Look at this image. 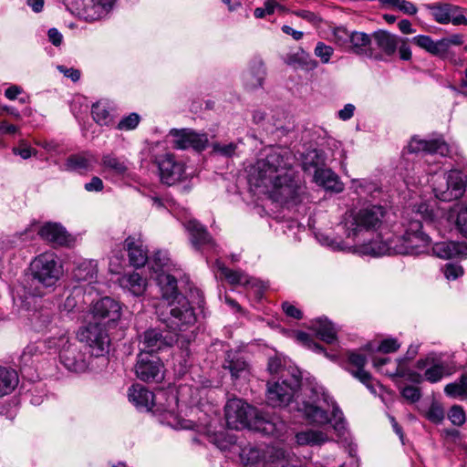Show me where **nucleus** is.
Returning a JSON list of instances; mask_svg holds the SVG:
<instances>
[{
  "label": "nucleus",
  "instance_id": "f257e3e1",
  "mask_svg": "<svg viewBox=\"0 0 467 467\" xmlns=\"http://www.w3.org/2000/svg\"><path fill=\"white\" fill-rule=\"evenodd\" d=\"M291 379L267 382L266 400L272 407H284L296 398L293 409L301 412L311 423L324 425L330 422L340 438H345L346 423L342 411L333 399L321 387H303V394H298L301 386V372L298 368L290 369Z\"/></svg>",
  "mask_w": 467,
  "mask_h": 467
},
{
  "label": "nucleus",
  "instance_id": "f03ea898",
  "mask_svg": "<svg viewBox=\"0 0 467 467\" xmlns=\"http://www.w3.org/2000/svg\"><path fill=\"white\" fill-rule=\"evenodd\" d=\"M294 164L295 156L288 149H272L253 167L249 183L281 205H296L301 202L304 186Z\"/></svg>",
  "mask_w": 467,
  "mask_h": 467
},
{
  "label": "nucleus",
  "instance_id": "7ed1b4c3",
  "mask_svg": "<svg viewBox=\"0 0 467 467\" xmlns=\"http://www.w3.org/2000/svg\"><path fill=\"white\" fill-rule=\"evenodd\" d=\"M443 215L444 211L435 202H420L404 216L402 234L389 238L386 242L363 244L357 251L361 255L370 256L425 254L430 250L431 238L422 231L420 220L437 223Z\"/></svg>",
  "mask_w": 467,
  "mask_h": 467
},
{
  "label": "nucleus",
  "instance_id": "20e7f679",
  "mask_svg": "<svg viewBox=\"0 0 467 467\" xmlns=\"http://www.w3.org/2000/svg\"><path fill=\"white\" fill-rule=\"evenodd\" d=\"M154 265L153 270L157 273V282L161 291L163 303H167L170 316L161 318L167 327L171 330H184L192 327L196 322L193 303L186 296L177 291L176 279L162 271V268L168 265L169 258L164 253L158 252L152 258Z\"/></svg>",
  "mask_w": 467,
  "mask_h": 467
},
{
  "label": "nucleus",
  "instance_id": "39448f33",
  "mask_svg": "<svg viewBox=\"0 0 467 467\" xmlns=\"http://www.w3.org/2000/svg\"><path fill=\"white\" fill-rule=\"evenodd\" d=\"M388 211L386 207L379 204H369L358 210H350L344 215L342 225L347 239H350L353 252L359 254L357 249L366 243L368 235L377 233L386 221ZM382 242L373 240L368 244Z\"/></svg>",
  "mask_w": 467,
  "mask_h": 467
},
{
  "label": "nucleus",
  "instance_id": "423d86ee",
  "mask_svg": "<svg viewBox=\"0 0 467 467\" xmlns=\"http://www.w3.org/2000/svg\"><path fill=\"white\" fill-rule=\"evenodd\" d=\"M285 427V422L279 417L266 416L244 400L235 399V430L247 428L281 438Z\"/></svg>",
  "mask_w": 467,
  "mask_h": 467
},
{
  "label": "nucleus",
  "instance_id": "0eeeda50",
  "mask_svg": "<svg viewBox=\"0 0 467 467\" xmlns=\"http://www.w3.org/2000/svg\"><path fill=\"white\" fill-rule=\"evenodd\" d=\"M45 345L58 353L60 363L68 370L82 372L88 368L87 355L82 352L77 340L67 330L46 339Z\"/></svg>",
  "mask_w": 467,
  "mask_h": 467
},
{
  "label": "nucleus",
  "instance_id": "6e6552de",
  "mask_svg": "<svg viewBox=\"0 0 467 467\" xmlns=\"http://www.w3.org/2000/svg\"><path fill=\"white\" fill-rule=\"evenodd\" d=\"M466 176L458 170L444 174H435L431 178V187L435 197L442 202H451L462 198L466 191Z\"/></svg>",
  "mask_w": 467,
  "mask_h": 467
},
{
  "label": "nucleus",
  "instance_id": "1a4fd4ad",
  "mask_svg": "<svg viewBox=\"0 0 467 467\" xmlns=\"http://www.w3.org/2000/svg\"><path fill=\"white\" fill-rule=\"evenodd\" d=\"M77 337L79 342L86 344L90 356L103 357L109 351L110 338L105 325L100 322L89 321L78 329Z\"/></svg>",
  "mask_w": 467,
  "mask_h": 467
},
{
  "label": "nucleus",
  "instance_id": "9d476101",
  "mask_svg": "<svg viewBox=\"0 0 467 467\" xmlns=\"http://www.w3.org/2000/svg\"><path fill=\"white\" fill-rule=\"evenodd\" d=\"M31 269L34 278L47 287L54 285L62 274L61 266L53 253L39 254L32 262Z\"/></svg>",
  "mask_w": 467,
  "mask_h": 467
},
{
  "label": "nucleus",
  "instance_id": "9b49d317",
  "mask_svg": "<svg viewBox=\"0 0 467 467\" xmlns=\"http://www.w3.org/2000/svg\"><path fill=\"white\" fill-rule=\"evenodd\" d=\"M137 378L145 382H161L164 379V365L161 359L150 352H140L135 364Z\"/></svg>",
  "mask_w": 467,
  "mask_h": 467
},
{
  "label": "nucleus",
  "instance_id": "f8f14e48",
  "mask_svg": "<svg viewBox=\"0 0 467 467\" xmlns=\"http://www.w3.org/2000/svg\"><path fill=\"white\" fill-rule=\"evenodd\" d=\"M408 150L411 153L421 152L424 156V161L429 165L431 163L439 164L437 155L445 157L450 154L449 145L441 139L436 140H422L420 138H412L408 145Z\"/></svg>",
  "mask_w": 467,
  "mask_h": 467
},
{
  "label": "nucleus",
  "instance_id": "ddd939ff",
  "mask_svg": "<svg viewBox=\"0 0 467 467\" xmlns=\"http://www.w3.org/2000/svg\"><path fill=\"white\" fill-rule=\"evenodd\" d=\"M182 224L189 234L190 243L195 250L203 254L215 250L214 239L200 222L191 218L184 221Z\"/></svg>",
  "mask_w": 467,
  "mask_h": 467
},
{
  "label": "nucleus",
  "instance_id": "4468645a",
  "mask_svg": "<svg viewBox=\"0 0 467 467\" xmlns=\"http://www.w3.org/2000/svg\"><path fill=\"white\" fill-rule=\"evenodd\" d=\"M161 181L167 185H173L187 178L185 165L177 161L172 154H164L158 159Z\"/></svg>",
  "mask_w": 467,
  "mask_h": 467
},
{
  "label": "nucleus",
  "instance_id": "2eb2a0df",
  "mask_svg": "<svg viewBox=\"0 0 467 467\" xmlns=\"http://www.w3.org/2000/svg\"><path fill=\"white\" fill-rule=\"evenodd\" d=\"M170 135L172 137L173 148L177 150L193 149L195 150H203L208 144L206 134H199L192 130H171Z\"/></svg>",
  "mask_w": 467,
  "mask_h": 467
},
{
  "label": "nucleus",
  "instance_id": "dca6fc26",
  "mask_svg": "<svg viewBox=\"0 0 467 467\" xmlns=\"http://www.w3.org/2000/svg\"><path fill=\"white\" fill-rule=\"evenodd\" d=\"M120 310L119 302L108 296L103 297L92 306L91 314L95 319L93 322H100L105 327L109 326L120 318Z\"/></svg>",
  "mask_w": 467,
  "mask_h": 467
},
{
  "label": "nucleus",
  "instance_id": "f3484780",
  "mask_svg": "<svg viewBox=\"0 0 467 467\" xmlns=\"http://www.w3.org/2000/svg\"><path fill=\"white\" fill-rule=\"evenodd\" d=\"M434 20L440 24L467 25V18L462 9L454 5L444 3L429 5Z\"/></svg>",
  "mask_w": 467,
  "mask_h": 467
},
{
  "label": "nucleus",
  "instance_id": "a211bd4d",
  "mask_svg": "<svg viewBox=\"0 0 467 467\" xmlns=\"http://www.w3.org/2000/svg\"><path fill=\"white\" fill-rule=\"evenodd\" d=\"M431 249L432 255L442 260L467 256V244L463 242L450 240L441 241L434 243Z\"/></svg>",
  "mask_w": 467,
  "mask_h": 467
},
{
  "label": "nucleus",
  "instance_id": "6ab92c4d",
  "mask_svg": "<svg viewBox=\"0 0 467 467\" xmlns=\"http://www.w3.org/2000/svg\"><path fill=\"white\" fill-rule=\"evenodd\" d=\"M163 396L161 391L154 395L146 387L140 384H133L128 390L129 400L140 410H150L157 404L158 396Z\"/></svg>",
  "mask_w": 467,
  "mask_h": 467
},
{
  "label": "nucleus",
  "instance_id": "aec40b11",
  "mask_svg": "<svg viewBox=\"0 0 467 467\" xmlns=\"http://www.w3.org/2000/svg\"><path fill=\"white\" fill-rule=\"evenodd\" d=\"M116 0H81L79 14L87 21L101 19L112 9Z\"/></svg>",
  "mask_w": 467,
  "mask_h": 467
},
{
  "label": "nucleus",
  "instance_id": "412c9836",
  "mask_svg": "<svg viewBox=\"0 0 467 467\" xmlns=\"http://www.w3.org/2000/svg\"><path fill=\"white\" fill-rule=\"evenodd\" d=\"M348 361L352 368H348L352 376L362 382L372 392L376 393V388L372 384L371 375L364 369L367 358L358 352H348Z\"/></svg>",
  "mask_w": 467,
  "mask_h": 467
},
{
  "label": "nucleus",
  "instance_id": "4be33fe9",
  "mask_svg": "<svg viewBox=\"0 0 467 467\" xmlns=\"http://www.w3.org/2000/svg\"><path fill=\"white\" fill-rule=\"evenodd\" d=\"M172 338H167L158 329L150 328L143 332L140 339V352H150L156 354L162 348L171 346Z\"/></svg>",
  "mask_w": 467,
  "mask_h": 467
},
{
  "label": "nucleus",
  "instance_id": "5701e85b",
  "mask_svg": "<svg viewBox=\"0 0 467 467\" xmlns=\"http://www.w3.org/2000/svg\"><path fill=\"white\" fill-rule=\"evenodd\" d=\"M97 163V157L91 152L86 151L69 156L66 161L65 169L85 174L92 171Z\"/></svg>",
  "mask_w": 467,
  "mask_h": 467
},
{
  "label": "nucleus",
  "instance_id": "b1692460",
  "mask_svg": "<svg viewBox=\"0 0 467 467\" xmlns=\"http://www.w3.org/2000/svg\"><path fill=\"white\" fill-rule=\"evenodd\" d=\"M124 246L128 251L130 265L135 267L145 265L148 261V254L140 237L129 236L124 242Z\"/></svg>",
  "mask_w": 467,
  "mask_h": 467
},
{
  "label": "nucleus",
  "instance_id": "393cba45",
  "mask_svg": "<svg viewBox=\"0 0 467 467\" xmlns=\"http://www.w3.org/2000/svg\"><path fill=\"white\" fill-rule=\"evenodd\" d=\"M40 237L55 245H65L69 242V235L64 227L56 223H46L38 229Z\"/></svg>",
  "mask_w": 467,
  "mask_h": 467
},
{
  "label": "nucleus",
  "instance_id": "a878e982",
  "mask_svg": "<svg viewBox=\"0 0 467 467\" xmlns=\"http://www.w3.org/2000/svg\"><path fill=\"white\" fill-rule=\"evenodd\" d=\"M309 328L318 338L327 344L332 345L337 342V329L327 317H318L311 321Z\"/></svg>",
  "mask_w": 467,
  "mask_h": 467
},
{
  "label": "nucleus",
  "instance_id": "bb28decb",
  "mask_svg": "<svg viewBox=\"0 0 467 467\" xmlns=\"http://www.w3.org/2000/svg\"><path fill=\"white\" fill-rule=\"evenodd\" d=\"M329 441L327 432L323 430L306 429L295 435V441L298 446H321Z\"/></svg>",
  "mask_w": 467,
  "mask_h": 467
},
{
  "label": "nucleus",
  "instance_id": "cd10ccee",
  "mask_svg": "<svg viewBox=\"0 0 467 467\" xmlns=\"http://www.w3.org/2000/svg\"><path fill=\"white\" fill-rule=\"evenodd\" d=\"M266 76V70L264 62L259 59H254L248 70L244 74V85L248 89H256L262 88Z\"/></svg>",
  "mask_w": 467,
  "mask_h": 467
},
{
  "label": "nucleus",
  "instance_id": "c85d7f7f",
  "mask_svg": "<svg viewBox=\"0 0 467 467\" xmlns=\"http://www.w3.org/2000/svg\"><path fill=\"white\" fill-rule=\"evenodd\" d=\"M314 182L327 191L341 192L343 184L339 182L337 175L330 169H316Z\"/></svg>",
  "mask_w": 467,
  "mask_h": 467
},
{
  "label": "nucleus",
  "instance_id": "c756f323",
  "mask_svg": "<svg viewBox=\"0 0 467 467\" xmlns=\"http://www.w3.org/2000/svg\"><path fill=\"white\" fill-rule=\"evenodd\" d=\"M405 362L404 358L390 359L385 357H373L372 363L373 367L381 374L389 376L390 378H399L401 370V367Z\"/></svg>",
  "mask_w": 467,
  "mask_h": 467
},
{
  "label": "nucleus",
  "instance_id": "7c9ffc66",
  "mask_svg": "<svg viewBox=\"0 0 467 467\" xmlns=\"http://www.w3.org/2000/svg\"><path fill=\"white\" fill-rule=\"evenodd\" d=\"M350 189L360 198L364 200L375 199L380 192L379 184L370 179H353Z\"/></svg>",
  "mask_w": 467,
  "mask_h": 467
},
{
  "label": "nucleus",
  "instance_id": "2f4dec72",
  "mask_svg": "<svg viewBox=\"0 0 467 467\" xmlns=\"http://www.w3.org/2000/svg\"><path fill=\"white\" fill-rule=\"evenodd\" d=\"M235 288L243 286L256 298H261L266 288V285L256 278L250 277L245 273L235 269Z\"/></svg>",
  "mask_w": 467,
  "mask_h": 467
},
{
  "label": "nucleus",
  "instance_id": "473e14b6",
  "mask_svg": "<svg viewBox=\"0 0 467 467\" xmlns=\"http://www.w3.org/2000/svg\"><path fill=\"white\" fill-rule=\"evenodd\" d=\"M372 36L377 47L387 56L393 55L400 42V38L398 36L386 30L376 31Z\"/></svg>",
  "mask_w": 467,
  "mask_h": 467
},
{
  "label": "nucleus",
  "instance_id": "72a5a7b5",
  "mask_svg": "<svg viewBox=\"0 0 467 467\" xmlns=\"http://www.w3.org/2000/svg\"><path fill=\"white\" fill-rule=\"evenodd\" d=\"M297 368L291 364V361L288 360L285 357H281L279 355H275L271 357L268 360L267 369L270 374H279L280 379H284L285 378L291 379L290 369Z\"/></svg>",
  "mask_w": 467,
  "mask_h": 467
},
{
  "label": "nucleus",
  "instance_id": "f704fd0d",
  "mask_svg": "<svg viewBox=\"0 0 467 467\" xmlns=\"http://www.w3.org/2000/svg\"><path fill=\"white\" fill-rule=\"evenodd\" d=\"M102 173L109 172L114 175H122L128 167L125 161L112 153L104 154L101 158Z\"/></svg>",
  "mask_w": 467,
  "mask_h": 467
},
{
  "label": "nucleus",
  "instance_id": "c9c22d12",
  "mask_svg": "<svg viewBox=\"0 0 467 467\" xmlns=\"http://www.w3.org/2000/svg\"><path fill=\"white\" fill-rule=\"evenodd\" d=\"M411 42L432 55L444 57V42L433 41L431 36L425 35L414 36Z\"/></svg>",
  "mask_w": 467,
  "mask_h": 467
},
{
  "label": "nucleus",
  "instance_id": "e433bc0d",
  "mask_svg": "<svg viewBox=\"0 0 467 467\" xmlns=\"http://www.w3.org/2000/svg\"><path fill=\"white\" fill-rule=\"evenodd\" d=\"M119 284L134 296H140L146 288V281L138 273L123 275L119 278Z\"/></svg>",
  "mask_w": 467,
  "mask_h": 467
},
{
  "label": "nucleus",
  "instance_id": "4c0bfd02",
  "mask_svg": "<svg viewBox=\"0 0 467 467\" xmlns=\"http://www.w3.org/2000/svg\"><path fill=\"white\" fill-rule=\"evenodd\" d=\"M18 384L16 370L0 367V397L11 393Z\"/></svg>",
  "mask_w": 467,
  "mask_h": 467
},
{
  "label": "nucleus",
  "instance_id": "58836bf2",
  "mask_svg": "<svg viewBox=\"0 0 467 467\" xmlns=\"http://www.w3.org/2000/svg\"><path fill=\"white\" fill-rule=\"evenodd\" d=\"M290 337L298 344L313 350L317 353H324L325 356L330 359H334L336 358V355H330L328 354L322 346L319 344L314 342V340L311 338V337L303 331H292L290 333Z\"/></svg>",
  "mask_w": 467,
  "mask_h": 467
},
{
  "label": "nucleus",
  "instance_id": "ea45409f",
  "mask_svg": "<svg viewBox=\"0 0 467 467\" xmlns=\"http://www.w3.org/2000/svg\"><path fill=\"white\" fill-rule=\"evenodd\" d=\"M444 393L453 399L467 400V375H462L458 380L447 384L444 387Z\"/></svg>",
  "mask_w": 467,
  "mask_h": 467
},
{
  "label": "nucleus",
  "instance_id": "a19ab883",
  "mask_svg": "<svg viewBox=\"0 0 467 467\" xmlns=\"http://www.w3.org/2000/svg\"><path fill=\"white\" fill-rule=\"evenodd\" d=\"M371 37L359 31H353L351 33V42L349 43L348 50L358 55L365 54L368 46L370 45Z\"/></svg>",
  "mask_w": 467,
  "mask_h": 467
},
{
  "label": "nucleus",
  "instance_id": "79ce46f5",
  "mask_svg": "<svg viewBox=\"0 0 467 467\" xmlns=\"http://www.w3.org/2000/svg\"><path fill=\"white\" fill-rule=\"evenodd\" d=\"M447 375H451L448 366L444 362H435L434 360L431 367L425 370L423 378L431 383H437Z\"/></svg>",
  "mask_w": 467,
  "mask_h": 467
},
{
  "label": "nucleus",
  "instance_id": "37998d69",
  "mask_svg": "<svg viewBox=\"0 0 467 467\" xmlns=\"http://www.w3.org/2000/svg\"><path fill=\"white\" fill-rule=\"evenodd\" d=\"M78 281L91 282L97 275V265L92 261L81 262L73 271Z\"/></svg>",
  "mask_w": 467,
  "mask_h": 467
},
{
  "label": "nucleus",
  "instance_id": "c03bdc74",
  "mask_svg": "<svg viewBox=\"0 0 467 467\" xmlns=\"http://www.w3.org/2000/svg\"><path fill=\"white\" fill-rule=\"evenodd\" d=\"M400 348V343L393 337H388L383 339L378 346H374L372 344H368L366 346V349L368 351H374L377 350L380 353H392L396 352Z\"/></svg>",
  "mask_w": 467,
  "mask_h": 467
},
{
  "label": "nucleus",
  "instance_id": "a18cd8bd",
  "mask_svg": "<svg viewBox=\"0 0 467 467\" xmlns=\"http://www.w3.org/2000/svg\"><path fill=\"white\" fill-rule=\"evenodd\" d=\"M351 33L343 26L336 27L332 33L331 41L335 43L338 47L348 51L349 43L351 42Z\"/></svg>",
  "mask_w": 467,
  "mask_h": 467
},
{
  "label": "nucleus",
  "instance_id": "49530a36",
  "mask_svg": "<svg viewBox=\"0 0 467 467\" xmlns=\"http://www.w3.org/2000/svg\"><path fill=\"white\" fill-rule=\"evenodd\" d=\"M317 241L324 246H327L332 250L345 251V250H353V246H349L343 241H337L335 238L330 237L329 235L318 233L316 235Z\"/></svg>",
  "mask_w": 467,
  "mask_h": 467
},
{
  "label": "nucleus",
  "instance_id": "de8ad7c7",
  "mask_svg": "<svg viewBox=\"0 0 467 467\" xmlns=\"http://www.w3.org/2000/svg\"><path fill=\"white\" fill-rule=\"evenodd\" d=\"M444 416L445 412L442 405L436 400H432L429 409L424 412V417L435 424L441 423Z\"/></svg>",
  "mask_w": 467,
  "mask_h": 467
},
{
  "label": "nucleus",
  "instance_id": "09e8293b",
  "mask_svg": "<svg viewBox=\"0 0 467 467\" xmlns=\"http://www.w3.org/2000/svg\"><path fill=\"white\" fill-rule=\"evenodd\" d=\"M92 116L94 120L101 126L109 125L110 122V114L104 103L97 102L92 106Z\"/></svg>",
  "mask_w": 467,
  "mask_h": 467
},
{
  "label": "nucleus",
  "instance_id": "8fccbe9b",
  "mask_svg": "<svg viewBox=\"0 0 467 467\" xmlns=\"http://www.w3.org/2000/svg\"><path fill=\"white\" fill-rule=\"evenodd\" d=\"M323 158L317 150H309L303 159L302 167L305 171L311 168L319 169L318 166L323 163Z\"/></svg>",
  "mask_w": 467,
  "mask_h": 467
},
{
  "label": "nucleus",
  "instance_id": "3c124183",
  "mask_svg": "<svg viewBox=\"0 0 467 467\" xmlns=\"http://www.w3.org/2000/svg\"><path fill=\"white\" fill-rule=\"evenodd\" d=\"M212 441L223 451H231L234 444L232 436L224 431L215 432Z\"/></svg>",
  "mask_w": 467,
  "mask_h": 467
},
{
  "label": "nucleus",
  "instance_id": "603ef678",
  "mask_svg": "<svg viewBox=\"0 0 467 467\" xmlns=\"http://www.w3.org/2000/svg\"><path fill=\"white\" fill-rule=\"evenodd\" d=\"M441 271L448 281L457 280L464 274L463 267L461 265L452 263L446 264Z\"/></svg>",
  "mask_w": 467,
  "mask_h": 467
},
{
  "label": "nucleus",
  "instance_id": "864d4df0",
  "mask_svg": "<svg viewBox=\"0 0 467 467\" xmlns=\"http://www.w3.org/2000/svg\"><path fill=\"white\" fill-rule=\"evenodd\" d=\"M380 2L394 6L407 15L417 13V7L407 0H380Z\"/></svg>",
  "mask_w": 467,
  "mask_h": 467
},
{
  "label": "nucleus",
  "instance_id": "5fc2aeb1",
  "mask_svg": "<svg viewBox=\"0 0 467 467\" xmlns=\"http://www.w3.org/2000/svg\"><path fill=\"white\" fill-rule=\"evenodd\" d=\"M281 8V5L275 0H265L264 6L255 8L254 15L256 18H263L266 15H272L275 9Z\"/></svg>",
  "mask_w": 467,
  "mask_h": 467
},
{
  "label": "nucleus",
  "instance_id": "6e6d98bb",
  "mask_svg": "<svg viewBox=\"0 0 467 467\" xmlns=\"http://www.w3.org/2000/svg\"><path fill=\"white\" fill-rule=\"evenodd\" d=\"M448 418L455 426H462L466 420V415L460 405H453L448 413Z\"/></svg>",
  "mask_w": 467,
  "mask_h": 467
},
{
  "label": "nucleus",
  "instance_id": "4d7b16f0",
  "mask_svg": "<svg viewBox=\"0 0 467 467\" xmlns=\"http://www.w3.org/2000/svg\"><path fill=\"white\" fill-rule=\"evenodd\" d=\"M399 378L405 379L406 380L415 384H420L424 380L423 376L420 373L410 369L406 361L404 362L403 367H401Z\"/></svg>",
  "mask_w": 467,
  "mask_h": 467
},
{
  "label": "nucleus",
  "instance_id": "13d9d810",
  "mask_svg": "<svg viewBox=\"0 0 467 467\" xmlns=\"http://www.w3.org/2000/svg\"><path fill=\"white\" fill-rule=\"evenodd\" d=\"M334 49L323 42H318L315 47L314 53L324 64H327L333 55Z\"/></svg>",
  "mask_w": 467,
  "mask_h": 467
},
{
  "label": "nucleus",
  "instance_id": "bf43d9fd",
  "mask_svg": "<svg viewBox=\"0 0 467 467\" xmlns=\"http://www.w3.org/2000/svg\"><path fill=\"white\" fill-rule=\"evenodd\" d=\"M400 394L410 403L417 402L421 397L420 389L410 385L400 388Z\"/></svg>",
  "mask_w": 467,
  "mask_h": 467
},
{
  "label": "nucleus",
  "instance_id": "052dcab7",
  "mask_svg": "<svg viewBox=\"0 0 467 467\" xmlns=\"http://www.w3.org/2000/svg\"><path fill=\"white\" fill-rule=\"evenodd\" d=\"M455 225L459 233L467 238V206L461 208L456 216Z\"/></svg>",
  "mask_w": 467,
  "mask_h": 467
},
{
  "label": "nucleus",
  "instance_id": "680f3d73",
  "mask_svg": "<svg viewBox=\"0 0 467 467\" xmlns=\"http://www.w3.org/2000/svg\"><path fill=\"white\" fill-rule=\"evenodd\" d=\"M140 122V116L137 113H130L129 116L123 118L118 124V129L120 130H130L135 129Z\"/></svg>",
  "mask_w": 467,
  "mask_h": 467
},
{
  "label": "nucleus",
  "instance_id": "e2e57ef3",
  "mask_svg": "<svg viewBox=\"0 0 467 467\" xmlns=\"http://www.w3.org/2000/svg\"><path fill=\"white\" fill-rule=\"evenodd\" d=\"M215 270L216 275L221 278L226 280L230 285L234 284V275L232 270L226 267L221 260H217L215 262Z\"/></svg>",
  "mask_w": 467,
  "mask_h": 467
},
{
  "label": "nucleus",
  "instance_id": "0e129e2a",
  "mask_svg": "<svg viewBox=\"0 0 467 467\" xmlns=\"http://www.w3.org/2000/svg\"><path fill=\"white\" fill-rule=\"evenodd\" d=\"M235 379L243 378L244 379H248L250 375L249 364L244 359L237 358L235 359Z\"/></svg>",
  "mask_w": 467,
  "mask_h": 467
},
{
  "label": "nucleus",
  "instance_id": "69168bd1",
  "mask_svg": "<svg viewBox=\"0 0 467 467\" xmlns=\"http://www.w3.org/2000/svg\"><path fill=\"white\" fill-rule=\"evenodd\" d=\"M282 308L284 310V312L285 313V315L287 317H293V318H296V319H301L302 318V312L300 309H298L297 307H296L294 305L288 303V302H285L283 303L282 305Z\"/></svg>",
  "mask_w": 467,
  "mask_h": 467
},
{
  "label": "nucleus",
  "instance_id": "338daca9",
  "mask_svg": "<svg viewBox=\"0 0 467 467\" xmlns=\"http://www.w3.org/2000/svg\"><path fill=\"white\" fill-rule=\"evenodd\" d=\"M103 182L99 177L94 176L89 182L84 186L87 192H100L103 190Z\"/></svg>",
  "mask_w": 467,
  "mask_h": 467
},
{
  "label": "nucleus",
  "instance_id": "774afa93",
  "mask_svg": "<svg viewBox=\"0 0 467 467\" xmlns=\"http://www.w3.org/2000/svg\"><path fill=\"white\" fill-rule=\"evenodd\" d=\"M355 109L356 108L353 104H346L344 108L337 112V116L341 120H348L353 117Z\"/></svg>",
  "mask_w": 467,
  "mask_h": 467
}]
</instances>
